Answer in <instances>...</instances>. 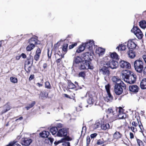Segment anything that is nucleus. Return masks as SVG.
<instances>
[{
  "label": "nucleus",
  "mask_w": 146,
  "mask_h": 146,
  "mask_svg": "<svg viewBox=\"0 0 146 146\" xmlns=\"http://www.w3.org/2000/svg\"><path fill=\"white\" fill-rule=\"evenodd\" d=\"M81 57L84 60H83L80 69L93 70L94 67L91 63L93 58L92 54L88 52L83 53L81 55Z\"/></svg>",
  "instance_id": "obj_1"
},
{
  "label": "nucleus",
  "mask_w": 146,
  "mask_h": 146,
  "mask_svg": "<svg viewBox=\"0 0 146 146\" xmlns=\"http://www.w3.org/2000/svg\"><path fill=\"white\" fill-rule=\"evenodd\" d=\"M114 90L116 94L119 95L121 94L123 90L125 91V94L128 93L126 92V86L123 82L121 84L115 85L114 86Z\"/></svg>",
  "instance_id": "obj_2"
},
{
  "label": "nucleus",
  "mask_w": 146,
  "mask_h": 146,
  "mask_svg": "<svg viewBox=\"0 0 146 146\" xmlns=\"http://www.w3.org/2000/svg\"><path fill=\"white\" fill-rule=\"evenodd\" d=\"M144 63L140 59L134 62V67L136 71L139 73H141L143 71Z\"/></svg>",
  "instance_id": "obj_3"
},
{
  "label": "nucleus",
  "mask_w": 146,
  "mask_h": 146,
  "mask_svg": "<svg viewBox=\"0 0 146 146\" xmlns=\"http://www.w3.org/2000/svg\"><path fill=\"white\" fill-rule=\"evenodd\" d=\"M116 111H118V113L116 112L114 116L113 117V119L118 117V119H126L128 118V116L124 112L123 109L121 107H120Z\"/></svg>",
  "instance_id": "obj_4"
},
{
  "label": "nucleus",
  "mask_w": 146,
  "mask_h": 146,
  "mask_svg": "<svg viewBox=\"0 0 146 146\" xmlns=\"http://www.w3.org/2000/svg\"><path fill=\"white\" fill-rule=\"evenodd\" d=\"M82 58L79 56H76L74 57L73 62V66L74 67H78L79 69L82 70L85 69H80V67L81 65H82Z\"/></svg>",
  "instance_id": "obj_5"
},
{
  "label": "nucleus",
  "mask_w": 146,
  "mask_h": 146,
  "mask_svg": "<svg viewBox=\"0 0 146 146\" xmlns=\"http://www.w3.org/2000/svg\"><path fill=\"white\" fill-rule=\"evenodd\" d=\"M131 31L136 35L139 39H141L142 38L143 36L142 32L138 27L134 26Z\"/></svg>",
  "instance_id": "obj_6"
},
{
  "label": "nucleus",
  "mask_w": 146,
  "mask_h": 146,
  "mask_svg": "<svg viewBox=\"0 0 146 146\" xmlns=\"http://www.w3.org/2000/svg\"><path fill=\"white\" fill-rule=\"evenodd\" d=\"M86 96L88 98L87 100V102L88 104L92 105L96 104L97 101L96 98L93 96L90 92H87Z\"/></svg>",
  "instance_id": "obj_7"
},
{
  "label": "nucleus",
  "mask_w": 146,
  "mask_h": 146,
  "mask_svg": "<svg viewBox=\"0 0 146 146\" xmlns=\"http://www.w3.org/2000/svg\"><path fill=\"white\" fill-rule=\"evenodd\" d=\"M106 65L112 69L116 68L118 66V61L111 59L107 62H105Z\"/></svg>",
  "instance_id": "obj_8"
},
{
  "label": "nucleus",
  "mask_w": 146,
  "mask_h": 146,
  "mask_svg": "<svg viewBox=\"0 0 146 146\" xmlns=\"http://www.w3.org/2000/svg\"><path fill=\"white\" fill-rule=\"evenodd\" d=\"M68 133V129L67 128H62L59 129L57 133V135L59 137H64Z\"/></svg>",
  "instance_id": "obj_9"
},
{
  "label": "nucleus",
  "mask_w": 146,
  "mask_h": 146,
  "mask_svg": "<svg viewBox=\"0 0 146 146\" xmlns=\"http://www.w3.org/2000/svg\"><path fill=\"white\" fill-rule=\"evenodd\" d=\"M106 65V64H104L103 66L100 70V72L102 74L106 77H107L110 75V72L109 68Z\"/></svg>",
  "instance_id": "obj_10"
},
{
  "label": "nucleus",
  "mask_w": 146,
  "mask_h": 146,
  "mask_svg": "<svg viewBox=\"0 0 146 146\" xmlns=\"http://www.w3.org/2000/svg\"><path fill=\"white\" fill-rule=\"evenodd\" d=\"M137 78L136 75L132 72L128 78L125 79V81L129 84H133L136 82Z\"/></svg>",
  "instance_id": "obj_11"
},
{
  "label": "nucleus",
  "mask_w": 146,
  "mask_h": 146,
  "mask_svg": "<svg viewBox=\"0 0 146 146\" xmlns=\"http://www.w3.org/2000/svg\"><path fill=\"white\" fill-rule=\"evenodd\" d=\"M108 114H104V115L103 119H104V118H113V117L114 116L116 113L114 111H113V109L111 108H109L108 109Z\"/></svg>",
  "instance_id": "obj_12"
},
{
  "label": "nucleus",
  "mask_w": 146,
  "mask_h": 146,
  "mask_svg": "<svg viewBox=\"0 0 146 146\" xmlns=\"http://www.w3.org/2000/svg\"><path fill=\"white\" fill-rule=\"evenodd\" d=\"M119 66L124 69H130L131 68L130 64L127 62L121 60L119 62Z\"/></svg>",
  "instance_id": "obj_13"
},
{
  "label": "nucleus",
  "mask_w": 146,
  "mask_h": 146,
  "mask_svg": "<svg viewBox=\"0 0 146 146\" xmlns=\"http://www.w3.org/2000/svg\"><path fill=\"white\" fill-rule=\"evenodd\" d=\"M127 47L129 50H133L136 49V47H138L137 45L133 41V40H129L127 42Z\"/></svg>",
  "instance_id": "obj_14"
},
{
  "label": "nucleus",
  "mask_w": 146,
  "mask_h": 146,
  "mask_svg": "<svg viewBox=\"0 0 146 146\" xmlns=\"http://www.w3.org/2000/svg\"><path fill=\"white\" fill-rule=\"evenodd\" d=\"M132 73V72L128 70H123L121 73V75L122 78L124 79L125 81V79H126Z\"/></svg>",
  "instance_id": "obj_15"
},
{
  "label": "nucleus",
  "mask_w": 146,
  "mask_h": 146,
  "mask_svg": "<svg viewBox=\"0 0 146 146\" xmlns=\"http://www.w3.org/2000/svg\"><path fill=\"white\" fill-rule=\"evenodd\" d=\"M41 50L40 48H38L36 51L35 54L34 56V59L36 61H38L40 58Z\"/></svg>",
  "instance_id": "obj_16"
},
{
  "label": "nucleus",
  "mask_w": 146,
  "mask_h": 146,
  "mask_svg": "<svg viewBox=\"0 0 146 146\" xmlns=\"http://www.w3.org/2000/svg\"><path fill=\"white\" fill-rule=\"evenodd\" d=\"M94 44V41L90 40L88 42L84 43L85 46L86 48H87L89 50L92 51L93 48V45Z\"/></svg>",
  "instance_id": "obj_17"
},
{
  "label": "nucleus",
  "mask_w": 146,
  "mask_h": 146,
  "mask_svg": "<svg viewBox=\"0 0 146 146\" xmlns=\"http://www.w3.org/2000/svg\"><path fill=\"white\" fill-rule=\"evenodd\" d=\"M111 80L113 84L115 85H119L123 82L117 76H114L112 77Z\"/></svg>",
  "instance_id": "obj_18"
},
{
  "label": "nucleus",
  "mask_w": 146,
  "mask_h": 146,
  "mask_svg": "<svg viewBox=\"0 0 146 146\" xmlns=\"http://www.w3.org/2000/svg\"><path fill=\"white\" fill-rule=\"evenodd\" d=\"M129 89L130 92L136 93L138 92L139 88L137 85H132L129 86Z\"/></svg>",
  "instance_id": "obj_19"
},
{
  "label": "nucleus",
  "mask_w": 146,
  "mask_h": 146,
  "mask_svg": "<svg viewBox=\"0 0 146 146\" xmlns=\"http://www.w3.org/2000/svg\"><path fill=\"white\" fill-rule=\"evenodd\" d=\"M38 41L37 37H33L29 39V42L30 44H31L35 46V45L38 44Z\"/></svg>",
  "instance_id": "obj_20"
},
{
  "label": "nucleus",
  "mask_w": 146,
  "mask_h": 146,
  "mask_svg": "<svg viewBox=\"0 0 146 146\" xmlns=\"http://www.w3.org/2000/svg\"><path fill=\"white\" fill-rule=\"evenodd\" d=\"M110 126L109 123H104L103 119H102V123H101V128L103 130H106L107 129H110Z\"/></svg>",
  "instance_id": "obj_21"
},
{
  "label": "nucleus",
  "mask_w": 146,
  "mask_h": 146,
  "mask_svg": "<svg viewBox=\"0 0 146 146\" xmlns=\"http://www.w3.org/2000/svg\"><path fill=\"white\" fill-rule=\"evenodd\" d=\"M68 44L67 43L64 42L62 46V53L65 54H66L68 49Z\"/></svg>",
  "instance_id": "obj_22"
},
{
  "label": "nucleus",
  "mask_w": 146,
  "mask_h": 146,
  "mask_svg": "<svg viewBox=\"0 0 146 146\" xmlns=\"http://www.w3.org/2000/svg\"><path fill=\"white\" fill-rule=\"evenodd\" d=\"M140 87L141 89H146V78H143L140 83Z\"/></svg>",
  "instance_id": "obj_23"
},
{
  "label": "nucleus",
  "mask_w": 146,
  "mask_h": 146,
  "mask_svg": "<svg viewBox=\"0 0 146 146\" xmlns=\"http://www.w3.org/2000/svg\"><path fill=\"white\" fill-rule=\"evenodd\" d=\"M102 119H98L96 120L95 121V123L93 126V128L94 129H96L99 127L100 125H101Z\"/></svg>",
  "instance_id": "obj_24"
},
{
  "label": "nucleus",
  "mask_w": 146,
  "mask_h": 146,
  "mask_svg": "<svg viewBox=\"0 0 146 146\" xmlns=\"http://www.w3.org/2000/svg\"><path fill=\"white\" fill-rule=\"evenodd\" d=\"M105 51V50L104 49L99 47L96 49V52L100 56L103 55L104 54Z\"/></svg>",
  "instance_id": "obj_25"
},
{
  "label": "nucleus",
  "mask_w": 146,
  "mask_h": 146,
  "mask_svg": "<svg viewBox=\"0 0 146 146\" xmlns=\"http://www.w3.org/2000/svg\"><path fill=\"white\" fill-rule=\"evenodd\" d=\"M127 54L129 57L131 58H134L136 56L135 52L132 50H129L127 52Z\"/></svg>",
  "instance_id": "obj_26"
},
{
  "label": "nucleus",
  "mask_w": 146,
  "mask_h": 146,
  "mask_svg": "<svg viewBox=\"0 0 146 146\" xmlns=\"http://www.w3.org/2000/svg\"><path fill=\"white\" fill-rule=\"evenodd\" d=\"M108 96L106 98L105 100L107 102H111L113 100V97L110 92H107Z\"/></svg>",
  "instance_id": "obj_27"
},
{
  "label": "nucleus",
  "mask_w": 146,
  "mask_h": 146,
  "mask_svg": "<svg viewBox=\"0 0 146 146\" xmlns=\"http://www.w3.org/2000/svg\"><path fill=\"white\" fill-rule=\"evenodd\" d=\"M67 84L69 89H74L76 88V85L72 83L70 80H67Z\"/></svg>",
  "instance_id": "obj_28"
},
{
  "label": "nucleus",
  "mask_w": 146,
  "mask_h": 146,
  "mask_svg": "<svg viewBox=\"0 0 146 146\" xmlns=\"http://www.w3.org/2000/svg\"><path fill=\"white\" fill-rule=\"evenodd\" d=\"M110 56L112 58L111 59H113L114 60H115L117 61L118 60V56L116 52L110 53Z\"/></svg>",
  "instance_id": "obj_29"
},
{
  "label": "nucleus",
  "mask_w": 146,
  "mask_h": 146,
  "mask_svg": "<svg viewBox=\"0 0 146 146\" xmlns=\"http://www.w3.org/2000/svg\"><path fill=\"white\" fill-rule=\"evenodd\" d=\"M32 142V139L25 138L23 140V144L25 146H28Z\"/></svg>",
  "instance_id": "obj_30"
},
{
  "label": "nucleus",
  "mask_w": 146,
  "mask_h": 146,
  "mask_svg": "<svg viewBox=\"0 0 146 146\" xmlns=\"http://www.w3.org/2000/svg\"><path fill=\"white\" fill-rule=\"evenodd\" d=\"M85 49H86L85 46L84 45V43H82L79 46L76 52L78 53H80L83 51Z\"/></svg>",
  "instance_id": "obj_31"
},
{
  "label": "nucleus",
  "mask_w": 146,
  "mask_h": 146,
  "mask_svg": "<svg viewBox=\"0 0 146 146\" xmlns=\"http://www.w3.org/2000/svg\"><path fill=\"white\" fill-rule=\"evenodd\" d=\"M127 48V46L123 44H119V46L116 48V49L118 50V51H123L125 50Z\"/></svg>",
  "instance_id": "obj_32"
},
{
  "label": "nucleus",
  "mask_w": 146,
  "mask_h": 146,
  "mask_svg": "<svg viewBox=\"0 0 146 146\" xmlns=\"http://www.w3.org/2000/svg\"><path fill=\"white\" fill-rule=\"evenodd\" d=\"M78 115V114L75 111L73 113H72L71 115L69 113L65 115V117L68 119H71L72 118L74 117L73 116L76 117Z\"/></svg>",
  "instance_id": "obj_33"
},
{
  "label": "nucleus",
  "mask_w": 146,
  "mask_h": 146,
  "mask_svg": "<svg viewBox=\"0 0 146 146\" xmlns=\"http://www.w3.org/2000/svg\"><path fill=\"white\" fill-rule=\"evenodd\" d=\"M50 133L48 131H43L40 133V136L42 137L46 138L49 135Z\"/></svg>",
  "instance_id": "obj_34"
},
{
  "label": "nucleus",
  "mask_w": 146,
  "mask_h": 146,
  "mask_svg": "<svg viewBox=\"0 0 146 146\" xmlns=\"http://www.w3.org/2000/svg\"><path fill=\"white\" fill-rule=\"evenodd\" d=\"M33 61V56L30 55L27 58V60L25 61V63L27 65H29L32 62V64Z\"/></svg>",
  "instance_id": "obj_35"
},
{
  "label": "nucleus",
  "mask_w": 146,
  "mask_h": 146,
  "mask_svg": "<svg viewBox=\"0 0 146 146\" xmlns=\"http://www.w3.org/2000/svg\"><path fill=\"white\" fill-rule=\"evenodd\" d=\"M39 97L43 99L44 98H47L48 96V94L46 92L41 91L40 93Z\"/></svg>",
  "instance_id": "obj_36"
},
{
  "label": "nucleus",
  "mask_w": 146,
  "mask_h": 146,
  "mask_svg": "<svg viewBox=\"0 0 146 146\" xmlns=\"http://www.w3.org/2000/svg\"><path fill=\"white\" fill-rule=\"evenodd\" d=\"M9 104V103L7 102L5 104L4 106H6V109L3 111H2V113L6 112L11 108V107L10 106V105Z\"/></svg>",
  "instance_id": "obj_37"
},
{
  "label": "nucleus",
  "mask_w": 146,
  "mask_h": 146,
  "mask_svg": "<svg viewBox=\"0 0 146 146\" xmlns=\"http://www.w3.org/2000/svg\"><path fill=\"white\" fill-rule=\"evenodd\" d=\"M139 25L141 28L144 29L146 27V22L144 20L141 21L139 22Z\"/></svg>",
  "instance_id": "obj_38"
},
{
  "label": "nucleus",
  "mask_w": 146,
  "mask_h": 146,
  "mask_svg": "<svg viewBox=\"0 0 146 146\" xmlns=\"http://www.w3.org/2000/svg\"><path fill=\"white\" fill-rule=\"evenodd\" d=\"M50 131L52 134L53 135H54L57 133V131L58 130L56 127H54L51 128Z\"/></svg>",
  "instance_id": "obj_39"
},
{
  "label": "nucleus",
  "mask_w": 146,
  "mask_h": 146,
  "mask_svg": "<svg viewBox=\"0 0 146 146\" xmlns=\"http://www.w3.org/2000/svg\"><path fill=\"white\" fill-rule=\"evenodd\" d=\"M35 45L30 44L26 47V49L27 51H29L32 50L35 47Z\"/></svg>",
  "instance_id": "obj_40"
},
{
  "label": "nucleus",
  "mask_w": 146,
  "mask_h": 146,
  "mask_svg": "<svg viewBox=\"0 0 146 146\" xmlns=\"http://www.w3.org/2000/svg\"><path fill=\"white\" fill-rule=\"evenodd\" d=\"M45 88L48 89H50L51 88V86L49 82L47 81L45 82Z\"/></svg>",
  "instance_id": "obj_41"
},
{
  "label": "nucleus",
  "mask_w": 146,
  "mask_h": 146,
  "mask_svg": "<svg viewBox=\"0 0 146 146\" xmlns=\"http://www.w3.org/2000/svg\"><path fill=\"white\" fill-rule=\"evenodd\" d=\"M113 137L115 138L118 139L121 137V135L118 132H116L113 135Z\"/></svg>",
  "instance_id": "obj_42"
},
{
  "label": "nucleus",
  "mask_w": 146,
  "mask_h": 146,
  "mask_svg": "<svg viewBox=\"0 0 146 146\" xmlns=\"http://www.w3.org/2000/svg\"><path fill=\"white\" fill-rule=\"evenodd\" d=\"M10 81L13 83H16L17 82V79L15 77L11 76L10 77Z\"/></svg>",
  "instance_id": "obj_43"
},
{
  "label": "nucleus",
  "mask_w": 146,
  "mask_h": 146,
  "mask_svg": "<svg viewBox=\"0 0 146 146\" xmlns=\"http://www.w3.org/2000/svg\"><path fill=\"white\" fill-rule=\"evenodd\" d=\"M85 72H79L78 74L79 77H80L84 78L85 76Z\"/></svg>",
  "instance_id": "obj_44"
},
{
  "label": "nucleus",
  "mask_w": 146,
  "mask_h": 146,
  "mask_svg": "<svg viewBox=\"0 0 146 146\" xmlns=\"http://www.w3.org/2000/svg\"><path fill=\"white\" fill-rule=\"evenodd\" d=\"M50 66V64L48 65L47 63H44L43 64L42 67L43 68V70L46 71V70L47 68H48V66Z\"/></svg>",
  "instance_id": "obj_45"
},
{
  "label": "nucleus",
  "mask_w": 146,
  "mask_h": 146,
  "mask_svg": "<svg viewBox=\"0 0 146 146\" xmlns=\"http://www.w3.org/2000/svg\"><path fill=\"white\" fill-rule=\"evenodd\" d=\"M52 51H50L49 49H47V54L49 60L50 58L51 59V56L52 55Z\"/></svg>",
  "instance_id": "obj_46"
},
{
  "label": "nucleus",
  "mask_w": 146,
  "mask_h": 146,
  "mask_svg": "<svg viewBox=\"0 0 146 146\" xmlns=\"http://www.w3.org/2000/svg\"><path fill=\"white\" fill-rule=\"evenodd\" d=\"M7 41L6 40H2L0 41V44L1 47L5 46V45L7 43Z\"/></svg>",
  "instance_id": "obj_47"
},
{
  "label": "nucleus",
  "mask_w": 146,
  "mask_h": 146,
  "mask_svg": "<svg viewBox=\"0 0 146 146\" xmlns=\"http://www.w3.org/2000/svg\"><path fill=\"white\" fill-rule=\"evenodd\" d=\"M110 85L109 84L105 86V89L106 90L107 93L110 92Z\"/></svg>",
  "instance_id": "obj_48"
},
{
  "label": "nucleus",
  "mask_w": 146,
  "mask_h": 146,
  "mask_svg": "<svg viewBox=\"0 0 146 146\" xmlns=\"http://www.w3.org/2000/svg\"><path fill=\"white\" fill-rule=\"evenodd\" d=\"M65 141V139L64 138L61 139L60 140L58 141L57 142L55 141L54 143L55 145H58L59 143H62V142H63L64 141Z\"/></svg>",
  "instance_id": "obj_49"
},
{
  "label": "nucleus",
  "mask_w": 146,
  "mask_h": 146,
  "mask_svg": "<svg viewBox=\"0 0 146 146\" xmlns=\"http://www.w3.org/2000/svg\"><path fill=\"white\" fill-rule=\"evenodd\" d=\"M77 44V42H75L73 44L70 45L69 46L68 48L69 49L73 48L74 46H76Z\"/></svg>",
  "instance_id": "obj_50"
},
{
  "label": "nucleus",
  "mask_w": 146,
  "mask_h": 146,
  "mask_svg": "<svg viewBox=\"0 0 146 146\" xmlns=\"http://www.w3.org/2000/svg\"><path fill=\"white\" fill-rule=\"evenodd\" d=\"M137 142L139 146H143V143L139 139H137Z\"/></svg>",
  "instance_id": "obj_51"
},
{
  "label": "nucleus",
  "mask_w": 146,
  "mask_h": 146,
  "mask_svg": "<svg viewBox=\"0 0 146 146\" xmlns=\"http://www.w3.org/2000/svg\"><path fill=\"white\" fill-rule=\"evenodd\" d=\"M62 143V145L63 146H70V143L69 142H66L64 141Z\"/></svg>",
  "instance_id": "obj_52"
},
{
  "label": "nucleus",
  "mask_w": 146,
  "mask_h": 146,
  "mask_svg": "<svg viewBox=\"0 0 146 146\" xmlns=\"http://www.w3.org/2000/svg\"><path fill=\"white\" fill-rule=\"evenodd\" d=\"M43 79H42L41 81V82H40V83L38 82L36 83V85L38 86L39 87H42L43 86Z\"/></svg>",
  "instance_id": "obj_53"
},
{
  "label": "nucleus",
  "mask_w": 146,
  "mask_h": 146,
  "mask_svg": "<svg viewBox=\"0 0 146 146\" xmlns=\"http://www.w3.org/2000/svg\"><path fill=\"white\" fill-rule=\"evenodd\" d=\"M58 42L56 44H55L53 48L56 51L58 49L59 46V45L58 44Z\"/></svg>",
  "instance_id": "obj_54"
},
{
  "label": "nucleus",
  "mask_w": 146,
  "mask_h": 146,
  "mask_svg": "<svg viewBox=\"0 0 146 146\" xmlns=\"http://www.w3.org/2000/svg\"><path fill=\"white\" fill-rule=\"evenodd\" d=\"M75 110L76 112H78L81 111L82 110V107L78 106L75 108Z\"/></svg>",
  "instance_id": "obj_55"
},
{
  "label": "nucleus",
  "mask_w": 146,
  "mask_h": 146,
  "mask_svg": "<svg viewBox=\"0 0 146 146\" xmlns=\"http://www.w3.org/2000/svg\"><path fill=\"white\" fill-rule=\"evenodd\" d=\"M134 118L137 119L140 118V117L139 115V114L138 113H135V115H133V119Z\"/></svg>",
  "instance_id": "obj_56"
},
{
  "label": "nucleus",
  "mask_w": 146,
  "mask_h": 146,
  "mask_svg": "<svg viewBox=\"0 0 146 146\" xmlns=\"http://www.w3.org/2000/svg\"><path fill=\"white\" fill-rule=\"evenodd\" d=\"M97 135H98V134H97V133H95L91 134L90 135V137L92 139L94 138L97 136Z\"/></svg>",
  "instance_id": "obj_57"
},
{
  "label": "nucleus",
  "mask_w": 146,
  "mask_h": 146,
  "mask_svg": "<svg viewBox=\"0 0 146 146\" xmlns=\"http://www.w3.org/2000/svg\"><path fill=\"white\" fill-rule=\"evenodd\" d=\"M25 71H26V72L28 74H29L31 71V66H29L27 68V70H26L25 68Z\"/></svg>",
  "instance_id": "obj_58"
},
{
  "label": "nucleus",
  "mask_w": 146,
  "mask_h": 146,
  "mask_svg": "<svg viewBox=\"0 0 146 146\" xmlns=\"http://www.w3.org/2000/svg\"><path fill=\"white\" fill-rule=\"evenodd\" d=\"M104 143L103 141H102L101 139H99L98 140L97 142V144L98 145H100Z\"/></svg>",
  "instance_id": "obj_59"
},
{
  "label": "nucleus",
  "mask_w": 146,
  "mask_h": 146,
  "mask_svg": "<svg viewBox=\"0 0 146 146\" xmlns=\"http://www.w3.org/2000/svg\"><path fill=\"white\" fill-rule=\"evenodd\" d=\"M35 78V75L34 74L31 75L29 79V81H31Z\"/></svg>",
  "instance_id": "obj_60"
},
{
  "label": "nucleus",
  "mask_w": 146,
  "mask_h": 146,
  "mask_svg": "<svg viewBox=\"0 0 146 146\" xmlns=\"http://www.w3.org/2000/svg\"><path fill=\"white\" fill-rule=\"evenodd\" d=\"M35 101L33 102L32 103L29 104V106L30 107V108H32L34 106V105L35 104Z\"/></svg>",
  "instance_id": "obj_61"
},
{
  "label": "nucleus",
  "mask_w": 146,
  "mask_h": 146,
  "mask_svg": "<svg viewBox=\"0 0 146 146\" xmlns=\"http://www.w3.org/2000/svg\"><path fill=\"white\" fill-rule=\"evenodd\" d=\"M66 137L65 138H64L65 139V141L66 139L68 141H70L72 139L71 138L68 136H66V137Z\"/></svg>",
  "instance_id": "obj_62"
},
{
  "label": "nucleus",
  "mask_w": 146,
  "mask_h": 146,
  "mask_svg": "<svg viewBox=\"0 0 146 146\" xmlns=\"http://www.w3.org/2000/svg\"><path fill=\"white\" fill-rule=\"evenodd\" d=\"M13 146H21V145L17 143V141H14Z\"/></svg>",
  "instance_id": "obj_63"
},
{
  "label": "nucleus",
  "mask_w": 146,
  "mask_h": 146,
  "mask_svg": "<svg viewBox=\"0 0 146 146\" xmlns=\"http://www.w3.org/2000/svg\"><path fill=\"white\" fill-rule=\"evenodd\" d=\"M14 145V141L10 142L6 146H12Z\"/></svg>",
  "instance_id": "obj_64"
}]
</instances>
